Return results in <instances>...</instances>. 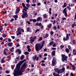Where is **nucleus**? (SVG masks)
Returning <instances> with one entry per match:
<instances>
[{
    "label": "nucleus",
    "instance_id": "f257e3e1",
    "mask_svg": "<svg viewBox=\"0 0 76 76\" xmlns=\"http://www.w3.org/2000/svg\"><path fill=\"white\" fill-rule=\"evenodd\" d=\"M45 41H43L42 43V45H41V44L38 43L36 44L35 45V49L37 51H39L41 50L42 48L44 47V45L45 44Z\"/></svg>",
    "mask_w": 76,
    "mask_h": 76
},
{
    "label": "nucleus",
    "instance_id": "f03ea898",
    "mask_svg": "<svg viewBox=\"0 0 76 76\" xmlns=\"http://www.w3.org/2000/svg\"><path fill=\"white\" fill-rule=\"evenodd\" d=\"M20 69V65L17 64L16 66V68L14 69V73H15V75H16V73L18 72V70Z\"/></svg>",
    "mask_w": 76,
    "mask_h": 76
},
{
    "label": "nucleus",
    "instance_id": "7ed1b4c3",
    "mask_svg": "<svg viewBox=\"0 0 76 76\" xmlns=\"http://www.w3.org/2000/svg\"><path fill=\"white\" fill-rule=\"evenodd\" d=\"M62 61L64 62V61H67V58H68V57L67 56H66L65 55L62 54Z\"/></svg>",
    "mask_w": 76,
    "mask_h": 76
},
{
    "label": "nucleus",
    "instance_id": "20e7f679",
    "mask_svg": "<svg viewBox=\"0 0 76 76\" xmlns=\"http://www.w3.org/2000/svg\"><path fill=\"white\" fill-rule=\"evenodd\" d=\"M66 37H64L63 38V41H68L69 39V37H70V34H69L68 35L67 34H66Z\"/></svg>",
    "mask_w": 76,
    "mask_h": 76
},
{
    "label": "nucleus",
    "instance_id": "39448f33",
    "mask_svg": "<svg viewBox=\"0 0 76 76\" xmlns=\"http://www.w3.org/2000/svg\"><path fill=\"white\" fill-rule=\"evenodd\" d=\"M28 14H27V12H25L22 15V18H28Z\"/></svg>",
    "mask_w": 76,
    "mask_h": 76
},
{
    "label": "nucleus",
    "instance_id": "423d86ee",
    "mask_svg": "<svg viewBox=\"0 0 76 76\" xmlns=\"http://www.w3.org/2000/svg\"><path fill=\"white\" fill-rule=\"evenodd\" d=\"M66 10H67L66 7L64 8L62 11V12L63 13H64L65 16L67 17V11H66Z\"/></svg>",
    "mask_w": 76,
    "mask_h": 76
},
{
    "label": "nucleus",
    "instance_id": "0eeeda50",
    "mask_svg": "<svg viewBox=\"0 0 76 76\" xmlns=\"http://www.w3.org/2000/svg\"><path fill=\"white\" fill-rule=\"evenodd\" d=\"M52 62L53 66H56V60H55L54 58H53Z\"/></svg>",
    "mask_w": 76,
    "mask_h": 76
},
{
    "label": "nucleus",
    "instance_id": "6e6552de",
    "mask_svg": "<svg viewBox=\"0 0 76 76\" xmlns=\"http://www.w3.org/2000/svg\"><path fill=\"white\" fill-rule=\"evenodd\" d=\"M33 60L35 61L36 59L37 61H38L39 60V57L37 56V55H34V56H33L32 58Z\"/></svg>",
    "mask_w": 76,
    "mask_h": 76
},
{
    "label": "nucleus",
    "instance_id": "1a4fd4ad",
    "mask_svg": "<svg viewBox=\"0 0 76 76\" xmlns=\"http://www.w3.org/2000/svg\"><path fill=\"white\" fill-rule=\"evenodd\" d=\"M16 73V75H15V73L14 72V76H18V75H19V76H20V75H22V73L21 72H19L18 71V72H17Z\"/></svg>",
    "mask_w": 76,
    "mask_h": 76
},
{
    "label": "nucleus",
    "instance_id": "9d476101",
    "mask_svg": "<svg viewBox=\"0 0 76 76\" xmlns=\"http://www.w3.org/2000/svg\"><path fill=\"white\" fill-rule=\"evenodd\" d=\"M26 66H27V64H26V62H25L22 65L21 67L23 69L24 68H25V67H26Z\"/></svg>",
    "mask_w": 76,
    "mask_h": 76
},
{
    "label": "nucleus",
    "instance_id": "9b49d317",
    "mask_svg": "<svg viewBox=\"0 0 76 76\" xmlns=\"http://www.w3.org/2000/svg\"><path fill=\"white\" fill-rule=\"evenodd\" d=\"M18 52V54H21V50L17 49L15 50V53H17Z\"/></svg>",
    "mask_w": 76,
    "mask_h": 76
},
{
    "label": "nucleus",
    "instance_id": "f8f14e48",
    "mask_svg": "<svg viewBox=\"0 0 76 76\" xmlns=\"http://www.w3.org/2000/svg\"><path fill=\"white\" fill-rule=\"evenodd\" d=\"M42 20V18L41 17H38L37 18V22H41Z\"/></svg>",
    "mask_w": 76,
    "mask_h": 76
},
{
    "label": "nucleus",
    "instance_id": "ddd939ff",
    "mask_svg": "<svg viewBox=\"0 0 76 76\" xmlns=\"http://www.w3.org/2000/svg\"><path fill=\"white\" fill-rule=\"evenodd\" d=\"M20 9L19 8H17L16 9V10H15V14H18L19 12H20Z\"/></svg>",
    "mask_w": 76,
    "mask_h": 76
},
{
    "label": "nucleus",
    "instance_id": "4468645a",
    "mask_svg": "<svg viewBox=\"0 0 76 76\" xmlns=\"http://www.w3.org/2000/svg\"><path fill=\"white\" fill-rule=\"evenodd\" d=\"M12 45H13V43L12 42H10L9 43H8L7 44V45L9 47H12Z\"/></svg>",
    "mask_w": 76,
    "mask_h": 76
},
{
    "label": "nucleus",
    "instance_id": "2eb2a0df",
    "mask_svg": "<svg viewBox=\"0 0 76 76\" xmlns=\"http://www.w3.org/2000/svg\"><path fill=\"white\" fill-rule=\"evenodd\" d=\"M35 26H41L42 24H41V23H38V22L37 23L35 24Z\"/></svg>",
    "mask_w": 76,
    "mask_h": 76
},
{
    "label": "nucleus",
    "instance_id": "dca6fc26",
    "mask_svg": "<svg viewBox=\"0 0 76 76\" xmlns=\"http://www.w3.org/2000/svg\"><path fill=\"white\" fill-rule=\"evenodd\" d=\"M51 55L52 56H56V51L55 50H53L51 52Z\"/></svg>",
    "mask_w": 76,
    "mask_h": 76
},
{
    "label": "nucleus",
    "instance_id": "f3484780",
    "mask_svg": "<svg viewBox=\"0 0 76 76\" xmlns=\"http://www.w3.org/2000/svg\"><path fill=\"white\" fill-rule=\"evenodd\" d=\"M72 54L73 55L75 56L76 55V50L75 49L73 50Z\"/></svg>",
    "mask_w": 76,
    "mask_h": 76
},
{
    "label": "nucleus",
    "instance_id": "a211bd4d",
    "mask_svg": "<svg viewBox=\"0 0 76 76\" xmlns=\"http://www.w3.org/2000/svg\"><path fill=\"white\" fill-rule=\"evenodd\" d=\"M23 63V61H20L19 63L18 64L20 65V66H21L22 64Z\"/></svg>",
    "mask_w": 76,
    "mask_h": 76
},
{
    "label": "nucleus",
    "instance_id": "6ab92c4d",
    "mask_svg": "<svg viewBox=\"0 0 76 76\" xmlns=\"http://www.w3.org/2000/svg\"><path fill=\"white\" fill-rule=\"evenodd\" d=\"M51 26H52V24L51 23H50L47 26V27L48 28H51Z\"/></svg>",
    "mask_w": 76,
    "mask_h": 76
},
{
    "label": "nucleus",
    "instance_id": "aec40b11",
    "mask_svg": "<svg viewBox=\"0 0 76 76\" xmlns=\"http://www.w3.org/2000/svg\"><path fill=\"white\" fill-rule=\"evenodd\" d=\"M43 18H47V14H45L43 15Z\"/></svg>",
    "mask_w": 76,
    "mask_h": 76
},
{
    "label": "nucleus",
    "instance_id": "412c9836",
    "mask_svg": "<svg viewBox=\"0 0 76 76\" xmlns=\"http://www.w3.org/2000/svg\"><path fill=\"white\" fill-rule=\"evenodd\" d=\"M67 3H64V5L62 6V7H63V8H64V7H66V6H67Z\"/></svg>",
    "mask_w": 76,
    "mask_h": 76
},
{
    "label": "nucleus",
    "instance_id": "4be33fe9",
    "mask_svg": "<svg viewBox=\"0 0 76 76\" xmlns=\"http://www.w3.org/2000/svg\"><path fill=\"white\" fill-rule=\"evenodd\" d=\"M24 57H25V56H24V55H21L20 57V60H23V59H24Z\"/></svg>",
    "mask_w": 76,
    "mask_h": 76
},
{
    "label": "nucleus",
    "instance_id": "5701e85b",
    "mask_svg": "<svg viewBox=\"0 0 76 76\" xmlns=\"http://www.w3.org/2000/svg\"><path fill=\"white\" fill-rule=\"evenodd\" d=\"M3 54L6 56H7V54L6 53V51L5 50V49H4V50Z\"/></svg>",
    "mask_w": 76,
    "mask_h": 76
},
{
    "label": "nucleus",
    "instance_id": "b1692460",
    "mask_svg": "<svg viewBox=\"0 0 76 76\" xmlns=\"http://www.w3.org/2000/svg\"><path fill=\"white\" fill-rule=\"evenodd\" d=\"M48 36H49V35H48V34H46L45 35V36L44 37V38H48Z\"/></svg>",
    "mask_w": 76,
    "mask_h": 76
},
{
    "label": "nucleus",
    "instance_id": "393cba45",
    "mask_svg": "<svg viewBox=\"0 0 76 76\" xmlns=\"http://www.w3.org/2000/svg\"><path fill=\"white\" fill-rule=\"evenodd\" d=\"M34 40H35L34 39V37H33L32 39H31V42H34Z\"/></svg>",
    "mask_w": 76,
    "mask_h": 76
},
{
    "label": "nucleus",
    "instance_id": "a878e982",
    "mask_svg": "<svg viewBox=\"0 0 76 76\" xmlns=\"http://www.w3.org/2000/svg\"><path fill=\"white\" fill-rule=\"evenodd\" d=\"M65 51L67 53H69V50L68 48H66L65 49Z\"/></svg>",
    "mask_w": 76,
    "mask_h": 76
},
{
    "label": "nucleus",
    "instance_id": "bb28decb",
    "mask_svg": "<svg viewBox=\"0 0 76 76\" xmlns=\"http://www.w3.org/2000/svg\"><path fill=\"white\" fill-rule=\"evenodd\" d=\"M23 68H22V67H21V69H19L18 70L19 72H22V71H23Z\"/></svg>",
    "mask_w": 76,
    "mask_h": 76
},
{
    "label": "nucleus",
    "instance_id": "cd10ccee",
    "mask_svg": "<svg viewBox=\"0 0 76 76\" xmlns=\"http://www.w3.org/2000/svg\"><path fill=\"white\" fill-rule=\"evenodd\" d=\"M1 62V63H5V61H4V59H2Z\"/></svg>",
    "mask_w": 76,
    "mask_h": 76
},
{
    "label": "nucleus",
    "instance_id": "c85d7f7f",
    "mask_svg": "<svg viewBox=\"0 0 76 76\" xmlns=\"http://www.w3.org/2000/svg\"><path fill=\"white\" fill-rule=\"evenodd\" d=\"M61 73H63V72H64V71H65V69L64 68H63L61 69Z\"/></svg>",
    "mask_w": 76,
    "mask_h": 76
},
{
    "label": "nucleus",
    "instance_id": "c756f323",
    "mask_svg": "<svg viewBox=\"0 0 76 76\" xmlns=\"http://www.w3.org/2000/svg\"><path fill=\"white\" fill-rule=\"evenodd\" d=\"M72 42H73V44H75V45L76 44V40L73 39L72 41Z\"/></svg>",
    "mask_w": 76,
    "mask_h": 76
},
{
    "label": "nucleus",
    "instance_id": "7c9ffc66",
    "mask_svg": "<svg viewBox=\"0 0 76 76\" xmlns=\"http://www.w3.org/2000/svg\"><path fill=\"white\" fill-rule=\"evenodd\" d=\"M53 47H56V43L54 42H53Z\"/></svg>",
    "mask_w": 76,
    "mask_h": 76
},
{
    "label": "nucleus",
    "instance_id": "2f4dec72",
    "mask_svg": "<svg viewBox=\"0 0 76 76\" xmlns=\"http://www.w3.org/2000/svg\"><path fill=\"white\" fill-rule=\"evenodd\" d=\"M53 42H53V41L50 42L49 43V45H50V46H51V45H52L53 44Z\"/></svg>",
    "mask_w": 76,
    "mask_h": 76
},
{
    "label": "nucleus",
    "instance_id": "473e14b6",
    "mask_svg": "<svg viewBox=\"0 0 76 76\" xmlns=\"http://www.w3.org/2000/svg\"><path fill=\"white\" fill-rule=\"evenodd\" d=\"M21 32L20 31H19L18 33H17L16 35L17 36H18L19 35H21Z\"/></svg>",
    "mask_w": 76,
    "mask_h": 76
},
{
    "label": "nucleus",
    "instance_id": "72a5a7b5",
    "mask_svg": "<svg viewBox=\"0 0 76 76\" xmlns=\"http://www.w3.org/2000/svg\"><path fill=\"white\" fill-rule=\"evenodd\" d=\"M64 45H62L60 46V48L61 50H63V48H64Z\"/></svg>",
    "mask_w": 76,
    "mask_h": 76
},
{
    "label": "nucleus",
    "instance_id": "f704fd0d",
    "mask_svg": "<svg viewBox=\"0 0 76 76\" xmlns=\"http://www.w3.org/2000/svg\"><path fill=\"white\" fill-rule=\"evenodd\" d=\"M3 29V28L2 26H0V32H1Z\"/></svg>",
    "mask_w": 76,
    "mask_h": 76
},
{
    "label": "nucleus",
    "instance_id": "c9c22d12",
    "mask_svg": "<svg viewBox=\"0 0 76 76\" xmlns=\"http://www.w3.org/2000/svg\"><path fill=\"white\" fill-rule=\"evenodd\" d=\"M72 67V69H76V67H75V66L72 65L71 66Z\"/></svg>",
    "mask_w": 76,
    "mask_h": 76
},
{
    "label": "nucleus",
    "instance_id": "e433bc0d",
    "mask_svg": "<svg viewBox=\"0 0 76 76\" xmlns=\"http://www.w3.org/2000/svg\"><path fill=\"white\" fill-rule=\"evenodd\" d=\"M42 38L41 37L39 38V39L38 40V41H42Z\"/></svg>",
    "mask_w": 76,
    "mask_h": 76
},
{
    "label": "nucleus",
    "instance_id": "4c0bfd02",
    "mask_svg": "<svg viewBox=\"0 0 76 76\" xmlns=\"http://www.w3.org/2000/svg\"><path fill=\"white\" fill-rule=\"evenodd\" d=\"M13 18H18V15L17 14L16 15H14L13 16Z\"/></svg>",
    "mask_w": 76,
    "mask_h": 76
},
{
    "label": "nucleus",
    "instance_id": "58836bf2",
    "mask_svg": "<svg viewBox=\"0 0 76 76\" xmlns=\"http://www.w3.org/2000/svg\"><path fill=\"white\" fill-rule=\"evenodd\" d=\"M31 29V27H27L26 28V30L27 32H29V29Z\"/></svg>",
    "mask_w": 76,
    "mask_h": 76
},
{
    "label": "nucleus",
    "instance_id": "ea45409f",
    "mask_svg": "<svg viewBox=\"0 0 76 76\" xmlns=\"http://www.w3.org/2000/svg\"><path fill=\"white\" fill-rule=\"evenodd\" d=\"M25 55H28V54H29V53L28 52H25L24 53Z\"/></svg>",
    "mask_w": 76,
    "mask_h": 76
},
{
    "label": "nucleus",
    "instance_id": "a19ab883",
    "mask_svg": "<svg viewBox=\"0 0 76 76\" xmlns=\"http://www.w3.org/2000/svg\"><path fill=\"white\" fill-rule=\"evenodd\" d=\"M67 9H68L69 10V12L70 11V10H71V8H70L69 7L67 6Z\"/></svg>",
    "mask_w": 76,
    "mask_h": 76
},
{
    "label": "nucleus",
    "instance_id": "79ce46f5",
    "mask_svg": "<svg viewBox=\"0 0 76 76\" xmlns=\"http://www.w3.org/2000/svg\"><path fill=\"white\" fill-rule=\"evenodd\" d=\"M2 37H3V38H6V34H2Z\"/></svg>",
    "mask_w": 76,
    "mask_h": 76
},
{
    "label": "nucleus",
    "instance_id": "37998d69",
    "mask_svg": "<svg viewBox=\"0 0 76 76\" xmlns=\"http://www.w3.org/2000/svg\"><path fill=\"white\" fill-rule=\"evenodd\" d=\"M37 21V20H36V19H33V22L34 23L36 22Z\"/></svg>",
    "mask_w": 76,
    "mask_h": 76
},
{
    "label": "nucleus",
    "instance_id": "c03bdc74",
    "mask_svg": "<svg viewBox=\"0 0 76 76\" xmlns=\"http://www.w3.org/2000/svg\"><path fill=\"white\" fill-rule=\"evenodd\" d=\"M7 58H8V59L9 60H11V56L10 55H9V56H7Z\"/></svg>",
    "mask_w": 76,
    "mask_h": 76
},
{
    "label": "nucleus",
    "instance_id": "a18cd8bd",
    "mask_svg": "<svg viewBox=\"0 0 76 76\" xmlns=\"http://www.w3.org/2000/svg\"><path fill=\"white\" fill-rule=\"evenodd\" d=\"M26 6L28 8H29V7H30V4H26Z\"/></svg>",
    "mask_w": 76,
    "mask_h": 76
},
{
    "label": "nucleus",
    "instance_id": "49530a36",
    "mask_svg": "<svg viewBox=\"0 0 76 76\" xmlns=\"http://www.w3.org/2000/svg\"><path fill=\"white\" fill-rule=\"evenodd\" d=\"M57 72L59 75L60 74V73H61V70H58L57 71Z\"/></svg>",
    "mask_w": 76,
    "mask_h": 76
},
{
    "label": "nucleus",
    "instance_id": "de8ad7c7",
    "mask_svg": "<svg viewBox=\"0 0 76 76\" xmlns=\"http://www.w3.org/2000/svg\"><path fill=\"white\" fill-rule=\"evenodd\" d=\"M21 29V27H19L17 28V31H18V32L20 31V30Z\"/></svg>",
    "mask_w": 76,
    "mask_h": 76
},
{
    "label": "nucleus",
    "instance_id": "09e8293b",
    "mask_svg": "<svg viewBox=\"0 0 76 76\" xmlns=\"http://www.w3.org/2000/svg\"><path fill=\"white\" fill-rule=\"evenodd\" d=\"M26 23H28V24L29 25H31V22L28 21H26Z\"/></svg>",
    "mask_w": 76,
    "mask_h": 76
},
{
    "label": "nucleus",
    "instance_id": "8fccbe9b",
    "mask_svg": "<svg viewBox=\"0 0 76 76\" xmlns=\"http://www.w3.org/2000/svg\"><path fill=\"white\" fill-rule=\"evenodd\" d=\"M42 66H45V64L44 63H42L41 64Z\"/></svg>",
    "mask_w": 76,
    "mask_h": 76
},
{
    "label": "nucleus",
    "instance_id": "3c124183",
    "mask_svg": "<svg viewBox=\"0 0 76 76\" xmlns=\"http://www.w3.org/2000/svg\"><path fill=\"white\" fill-rule=\"evenodd\" d=\"M58 68H56L54 69V70L55 71V72H57V71H58Z\"/></svg>",
    "mask_w": 76,
    "mask_h": 76
},
{
    "label": "nucleus",
    "instance_id": "603ef678",
    "mask_svg": "<svg viewBox=\"0 0 76 76\" xmlns=\"http://www.w3.org/2000/svg\"><path fill=\"white\" fill-rule=\"evenodd\" d=\"M22 6L23 7H24L25 6V4L24 3H22Z\"/></svg>",
    "mask_w": 76,
    "mask_h": 76
},
{
    "label": "nucleus",
    "instance_id": "864d4df0",
    "mask_svg": "<svg viewBox=\"0 0 76 76\" xmlns=\"http://www.w3.org/2000/svg\"><path fill=\"white\" fill-rule=\"evenodd\" d=\"M31 6H33L34 7H35V6H36V4H34L31 5Z\"/></svg>",
    "mask_w": 76,
    "mask_h": 76
},
{
    "label": "nucleus",
    "instance_id": "5fc2aeb1",
    "mask_svg": "<svg viewBox=\"0 0 76 76\" xmlns=\"http://www.w3.org/2000/svg\"><path fill=\"white\" fill-rule=\"evenodd\" d=\"M39 31V29H37L35 31V33H37V32H38Z\"/></svg>",
    "mask_w": 76,
    "mask_h": 76
},
{
    "label": "nucleus",
    "instance_id": "6e6d98bb",
    "mask_svg": "<svg viewBox=\"0 0 76 76\" xmlns=\"http://www.w3.org/2000/svg\"><path fill=\"white\" fill-rule=\"evenodd\" d=\"M8 42H11L12 41V40H11V39H10V38H8Z\"/></svg>",
    "mask_w": 76,
    "mask_h": 76
},
{
    "label": "nucleus",
    "instance_id": "4d7b16f0",
    "mask_svg": "<svg viewBox=\"0 0 76 76\" xmlns=\"http://www.w3.org/2000/svg\"><path fill=\"white\" fill-rule=\"evenodd\" d=\"M1 12L2 13H3V14H5L7 13V11H5V12H3V11H1Z\"/></svg>",
    "mask_w": 76,
    "mask_h": 76
},
{
    "label": "nucleus",
    "instance_id": "13d9d810",
    "mask_svg": "<svg viewBox=\"0 0 76 76\" xmlns=\"http://www.w3.org/2000/svg\"><path fill=\"white\" fill-rule=\"evenodd\" d=\"M41 29H43L44 28V26L43 25H42H42H41Z\"/></svg>",
    "mask_w": 76,
    "mask_h": 76
},
{
    "label": "nucleus",
    "instance_id": "bf43d9fd",
    "mask_svg": "<svg viewBox=\"0 0 76 76\" xmlns=\"http://www.w3.org/2000/svg\"><path fill=\"white\" fill-rule=\"evenodd\" d=\"M36 1H37L36 0H33L32 1L33 3H36Z\"/></svg>",
    "mask_w": 76,
    "mask_h": 76
},
{
    "label": "nucleus",
    "instance_id": "052dcab7",
    "mask_svg": "<svg viewBox=\"0 0 76 76\" xmlns=\"http://www.w3.org/2000/svg\"><path fill=\"white\" fill-rule=\"evenodd\" d=\"M39 57L41 58H42V55L41 54H39Z\"/></svg>",
    "mask_w": 76,
    "mask_h": 76
},
{
    "label": "nucleus",
    "instance_id": "680f3d73",
    "mask_svg": "<svg viewBox=\"0 0 76 76\" xmlns=\"http://www.w3.org/2000/svg\"><path fill=\"white\" fill-rule=\"evenodd\" d=\"M31 49L30 48H29V49H28V52H31Z\"/></svg>",
    "mask_w": 76,
    "mask_h": 76
},
{
    "label": "nucleus",
    "instance_id": "e2e57ef3",
    "mask_svg": "<svg viewBox=\"0 0 76 76\" xmlns=\"http://www.w3.org/2000/svg\"><path fill=\"white\" fill-rule=\"evenodd\" d=\"M50 35H53L54 34V33L53 32V31H51L50 33Z\"/></svg>",
    "mask_w": 76,
    "mask_h": 76
},
{
    "label": "nucleus",
    "instance_id": "0e129e2a",
    "mask_svg": "<svg viewBox=\"0 0 76 76\" xmlns=\"http://www.w3.org/2000/svg\"><path fill=\"white\" fill-rule=\"evenodd\" d=\"M52 50H56V48H52Z\"/></svg>",
    "mask_w": 76,
    "mask_h": 76
},
{
    "label": "nucleus",
    "instance_id": "69168bd1",
    "mask_svg": "<svg viewBox=\"0 0 76 76\" xmlns=\"http://www.w3.org/2000/svg\"><path fill=\"white\" fill-rule=\"evenodd\" d=\"M13 21H14V19L13 18H11V20H10V22H13Z\"/></svg>",
    "mask_w": 76,
    "mask_h": 76
},
{
    "label": "nucleus",
    "instance_id": "338daca9",
    "mask_svg": "<svg viewBox=\"0 0 76 76\" xmlns=\"http://www.w3.org/2000/svg\"><path fill=\"white\" fill-rule=\"evenodd\" d=\"M68 48L69 49V50L71 49V47H70V45H68Z\"/></svg>",
    "mask_w": 76,
    "mask_h": 76
},
{
    "label": "nucleus",
    "instance_id": "774afa93",
    "mask_svg": "<svg viewBox=\"0 0 76 76\" xmlns=\"http://www.w3.org/2000/svg\"><path fill=\"white\" fill-rule=\"evenodd\" d=\"M72 2L73 3H76V0H73L72 1Z\"/></svg>",
    "mask_w": 76,
    "mask_h": 76
}]
</instances>
